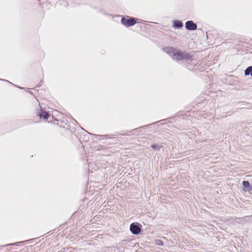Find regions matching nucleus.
I'll use <instances>...</instances> for the list:
<instances>
[{"instance_id": "obj_8", "label": "nucleus", "mask_w": 252, "mask_h": 252, "mask_svg": "<svg viewBox=\"0 0 252 252\" xmlns=\"http://www.w3.org/2000/svg\"><path fill=\"white\" fill-rule=\"evenodd\" d=\"M245 74L246 75H249L250 74L251 75L252 77V66L248 67L245 71Z\"/></svg>"}, {"instance_id": "obj_6", "label": "nucleus", "mask_w": 252, "mask_h": 252, "mask_svg": "<svg viewBox=\"0 0 252 252\" xmlns=\"http://www.w3.org/2000/svg\"><path fill=\"white\" fill-rule=\"evenodd\" d=\"M39 116L41 118L48 119L50 117V115L44 110H41L40 113L39 114Z\"/></svg>"}, {"instance_id": "obj_3", "label": "nucleus", "mask_w": 252, "mask_h": 252, "mask_svg": "<svg viewBox=\"0 0 252 252\" xmlns=\"http://www.w3.org/2000/svg\"><path fill=\"white\" fill-rule=\"evenodd\" d=\"M130 230L133 234H138L141 232L140 228L134 223L130 224Z\"/></svg>"}, {"instance_id": "obj_10", "label": "nucleus", "mask_w": 252, "mask_h": 252, "mask_svg": "<svg viewBox=\"0 0 252 252\" xmlns=\"http://www.w3.org/2000/svg\"><path fill=\"white\" fill-rule=\"evenodd\" d=\"M158 245H162V242L160 240H158L157 243Z\"/></svg>"}, {"instance_id": "obj_2", "label": "nucleus", "mask_w": 252, "mask_h": 252, "mask_svg": "<svg viewBox=\"0 0 252 252\" xmlns=\"http://www.w3.org/2000/svg\"><path fill=\"white\" fill-rule=\"evenodd\" d=\"M122 23L126 27H130L134 25L136 22V19L129 17H123L121 19Z\"/></svg>"}, {"instance_id": "obj_7", "label": "nucleus", "mask_w": 252, "mask_h": 252, "mask_svg": "<svg viewBox=\"0 0 252 252\" xmlns=\"http://www.w3.org/2000/svg\"><path fill=\"white\" fill-rule=\"evenodd\" d=\"M173 26L176 28H180L183 27V23L180 21H175L174 22Z\"/></svg>"}, {"instance_id": "obj_11", "label": "nucleus", "mask_w": 252, "mask_h": 252, "mask_svg": "<svg viewBox=\"0 0 252 252\" xmlns=\"http://www.w3.org/2000/svg\"><path fill=\"white\" fill-rule=\"evenodd\" d=\"M151 147L152 148V149H155L156 147H157V145H155V144H153V145H152L151 146Z\"/></svg>"}, {"instance_id": "obj_1", "label": "nucleus", "mask_w": 252, "mask_h": 252, "mask_svg": "<svg viewBox=\"0 0 252 252\" xmlns=\"http://www.w3.org/2000/svg\"><path fill=\"white\" fill-rule=\"evenodd\" d=\"M173 59L177 61L183 60H189L191 59V56L187 52H182L177 50L176 52H175L174 57L173 58Z\"/></svg>"}, {"instance_id": "obj_5", "label": "nucleus", "mask_w": 252, "mask_h": 252, "mask_svg": "<svg viewBox=\"0 0 252 252\" xmlns=\"http://www.w3.org/2000/svg\"><path fill=\"white\" fill-rule=\"evenodd\" d=\"M163 51L167 53L168 55L173 56V58L174 57L175 52H176L177 50L172 47H165L163 48Z\"/></svg>"}, {"instance_id": "obj_9", "label": "nucleus", "mask_w": 252, "mask_h": 252, "mask_svg": "<svg viewBox=\"0 0 252 252\" xmlns=\"http://www.w3.org/2000/svg\"><path fill=\"white\" fill-rule=\"evenodd\" d=\"M242 185L245 188H248L250 187V183L248 181H243Z\"/></svg>"}, {"instance_id": "obj_4", "label": "nucleus", "mask_w": 252, "mask_h": 252, "mask_svg": "<svg viewBox=\"0 0 252 252\" xmlns=\"http://www.w3.org/2000/svg\"><path fill=\"white\" fill-rule=\"evenodd\" d=\"M186 28L188 30L193 31L197 29V25L192 21H188L185 24Z\"/></svg>"}]
</instances>
